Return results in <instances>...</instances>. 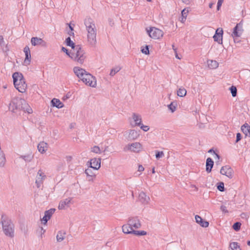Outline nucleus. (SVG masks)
<instances>
[{
    "label": "nucleus",
    "mask_w": 250,
    "mask_h": 250,
    "mask_svg": "<svg viewBox=\"0 0 250 250\" xmlns=\"http://www.w3.org/2000/svg\"><path fill=\"white\" fill-rule=\"evenodd\" d=\"M9 109L13 113L17 111L22 110L28 113H31L32 109L26 101L21 98L16 97L13 98L9 104Z\"/></svg>",
    "instance_id": "obj_1"
},
{
    "label": "nucleus",
    "mask_w": 250,
    "mask_h": 250,
    "mask_svg": "<svg viewBox=\"0 0 250 250\" xmlns=\"http://www.w3.org/2000/svg\"><path fill=\"white\" fill-rule=\"evenodd\" d=\"M15 87L21 93H24L27 89V84L22 73L15 72L12 75Z\"/></svg>",
    "instance_id": "obj_2"
},
{
    "label": "nucleus",
    "mask_w": 250,
    "mask_h": 250,
    "mask_svg": "<svg viewBox=\"0 0 250 250\" xmlns=\"http://www.w3.org/2000/svg\"><path fill=\"white\" fill-rule=\"evenodd\" d=\"M1 223L4 234L10 238L14 237V225L10 220L2 216Z\"/></svg>",
    "instance_id": "obj_3"
},
{
    "label": "nucleus",
    "mask_w": 250,
    "mask_h": 250,
    "mask_svg": "<svg viewBox=\"0 0 250 250\" xmlns=\"http://www.w3.org/2000/svg\"><path fill=\"white\" fill-rule=\"evenodd\" d=\"M71 58L77 61L80 63H83L86 58L84 51L79 45H76V47L71 52Z\"/></svg>",
    "instance_id": "obj_4"
},
{
    "label": "nucleus",
    "mask_w": 250,
    "mask_h": 250,
    "mask_svg": "<svg viewBox=\"0 0 250 250\" xmlns=\"http://www.w3.org/2000/svg\"><path fill=\"white\" fill-rule=\"evenodd\" d=\"M73 71L76 76L83 82H86L87 78H91V74L87 72L84 69L79 67H74Z\"/></svg>",
    "instance_id": "obj_5"
},
{
    "label": "nucleus",
    "mask_w": 250,
    "mask_h": 250,
    "mask_svg": "<svg viewBox=\"0 0 250 250\" xmlns=\"http://www.w3.org/2000/svg\"><path fill=\"white\" fill-rule=\"evenodd\" d=\"M87 32V42L91 46H95L97 43L96 35L97 29L91 28L86 30Z\"/></svg>",
    "instance_id": "obj_6"
},
{
    "label": "nucleus",
    "mask_w": 250,
    "mask_h": 250,
    "mask_svg": "<svg viewBox=\"0 0 250 250\" xmlns=\"http://www.w3.org/2000/svg\"><path fill=\"white\" fill-rule=\"evenodd\" d=\"M147 32L149 37L153 39H158L162 37L164 34L163 32L156 27H150L148 30L146 29Z\"/></svg>",
    "instance_id": "obj_7"
},
{
    "label": "nucleus",
    "mask_w": 250,
    "mask_h": 250,
    "mask_svg": "<svg viewBox=\"0 0 250 250\" xmlns=\"http://www.w3.org/2000/svg\"><path fill=\"white\" fill-rule=\"evenodd\" d=\"M243 31V21L242 20L234 27L231 36L232 37H240Z\"/></svg>",
    "instance_id": "obj_8"
},
{
    "label": "nucleus",
    "mask_w": 250,
    "mask_h": 250,
    "mask_svg": "<svg viewBox=\"0 0 250 250\" xmlns=\"http://www.w3.org/2000/svg\"><path fill=\"white\" fill-rule=\"evenodd\" d=\"M128 225H129L132 229L134 228L135 229H140L142 226L140 220L137 216L129 217L128 218Z\"/></svg>",
    "instance_id": "obj_9"
},
{
    "label": "nucleus",
    "mask_w": 250,
    "mask_h": 250,
    "mask_svg": "<svg viewBox=\"0 0 250 250\" xmlns=\"http://www.w3.org/2000/svg\"><path fill=\"white\" fill-rule=\"evenodd\" d=\"M46 178V175L42 172V169H40L37 173L35 183L38 188H40L43 184V182Z\"/></svg>",
    "instance_id": "obj_10"
},
{
    "label": "nucleus",
    "mask_w": 250,
    "mask_h": 250,
    "mask_svg": "<svg viewBox=\"0 0 250 250\" xmlns=\"http://www.w3.org/2000/svg\"><path fill=\"white\" fill-rule=\"evenodd\" d=\"M101 158H94L91 159L88 163H89V167L98 170L101 167Z\"/></svg>",
    "instance_id": "obj_11"
},
{
    "label": "nucleus",
    "mask_w": 250,
    "mask_h": 250,
    "mask_svg": "<svg viewBox=\"0 0 250 250\" xmlns=\"http://www.w3.org/2000/svg\"><path fill=\"white\" fill-rule=\"evenodd\" d=\"M223 31L222 28H217L216 30L215 34L214 35L213 38L214 41L217 42L219 44L222 43Z\"/></svg>",
    "instance_id": "obj_12"
},
{
    "label": "nucleus",
    "mask_w": 250,
    "mask_h": 250,
    "mask_svg": "<svg viewBox=\"0 0 250 250\" xmlns=\"http://www.w3.org/2000/svg\"><path fill=\"white\" fill-rule=\"evenodd\" d=\"M55 210V208H52L45 211L44 216L42 219L43 224H46L47 223V221L51 218L52 215L54 213Z\"/></svg>",
    "instance_id": "obj_13"
},
{
    "label": "nucleus",
    "mask_w": 250,
    "mask_h": 250,
    "mask_svg": "<svg viewBox=\"0 0 250 250\" xmlns=\"http://www.w3.org/2000/svg\"><path fill=\"white\" fill-rule=\"evenodd\" d=\"M84 23L86 30L93 28H96L94 21L90 17H86L84 20Z\"/></svg>",
    "instance_id": "obj_14"
},
{
    "label": "nucleus",
    "mask_w": 250,
    "mask_h": 250,
    "mask_svg": "<svg viewBox=\"0 0 250 250\" xmlns=\"http://www.w3.org/2000/svg\"><path fill=\"white\" fill-rule=\"evenodd\" d=\"M140 130L137 131L134 129L129 130L127 139L129 141H132L137 139L140 136Z\"/></svg>",
    "instance_id": "obj_15"
},
{
    "label": "nucleus",
    "mask_w": 250,
    "mask_h": 250,
    "mask_svg": "<svg viewBox=\"0 0 250 250\" xmlns=\"http://www.w3.org/2000/svg\"><path fill=\"white\" fill-rule=\"evenodd\" d=\"M23 51L25 55L24 63L25 65H27L30 64L31 59L30 50L29 47L27 45L25 46L23 49Z\"/></svg>",
    "instance_id": "obj_16"
},
{
    "label": "nucleus",
    "mask_w": 250,
    "mask_h": 250,
    "mask_svg": "<svg viewBox=\"0 0 250 250\" xmlns=\"http://www.w3.org/2000/svg\"><path fill=\"white\" fill-rule=\"evenodd\" d=\"M31 42L33 46L42 45L43 46H45L46 43L42 39L38 37H32L31 39Z\"/></svg>",
    "instance_id": "obj_17"
},
{
    "label": "nucleus",
    "mask_w": 250,
    "mask_h": 250,
    "mask_svg": "<svg viewBox=\"0 0 250 250\" xmlns=\"http://www.w3.org/2000/svg\"><path fill=\"white\" fill-rule=\"evenodd\" d=\"M132 119L134 122V125L131 124L132 126H140L142 123L141 116L139 114L133 113L132 114Z\"/></svg>",
    "instance_id": "obj_18"
},
{
    "label": "nucleus",
    "mask_w": 250,
    "mask_h": 250,
    "mask_svg": "<svg viewBox=\"0 0 250 250\" xmlns=\"http://www.w3.org/2000/svg\"><path fill=\"white\" fill-rule=\"evenodd\" d=\"M138 199L142 204H146L150 200L149 197L147 196L146 194L142 191L140 193L138 197Z\"/></svg>",
    "instance_id": "obj_19"
},
{
    "label": "nucleus",
    "mask_w": 250,
    "mask_h": 250,
    "mask_svg": "<svg viewBox=\"0 0 250 250\" xmlns=\"http://www.w3.org/2000/svg\"><path fill=\"white\" fill-rule=\"evenodd\" d=\"M224 169L226 171L224 175H226L229 179H231L233 176V169L229 166L222 167V170H224Z\"/></svg>",
    "instance_id": "obj_20"
},
{
    "label": "nucleus",
    "mask_w": 250,
    "mask_h": 250,
    "mask_svg": "<svg viewBox=\"0 0 250 250\" xmlns=\"http://www.w3.org/2000/svg\"><path fill=\"white\" fill-rule=\"evenodd\" d=\"M71 200L72 198H68L65 200L61 201L58 207V208L59 209H64L65 206L68 207L69 204L71 203Z\"/></svg>",
    "instance_id": "obj_21"
},
{
    "label": "nucleus",
    "mask_w": 250,
    "mask_h": 250,
    "mask_svg": "<svg viewBox=\"0 0 250 250\" xmlns=\"http://www.w3.org/2000/svg\"><path fill=\"white\" fill-rule=\"evenodd\" d=\"M196 222L200 224V225L204 228H207L209 225V223L208 221H204L203 219L199 215H196L195 217Z\"/></svg>",
    "instance_id": "obj_22"
},
{
    "label": "nucleus",
    "mask_w": 250,
    "mask_h": 250,
    "mask_svg": "<svg viewBox=\"0 0 250 250\" xmlns=\"http://www.w3.org/2000/svg\"><path fill=\"white\" fill-rule=\"evenodd\" d=\"M213 165H214V162L212 160V159L210 157L208 158L207 159L206 164V171L208 173H209L211 171V170H212Z\"/></svg>",
    "instance_id": "obj_23"
},
{
    "label": "nucleus",
    "mask_w": 250,
    "mask_h": 250,
    "mask_svg": "<svg viewBox=\"0 0 250 250\" xmlns=\"http://www.w3.org/2000/svg\"><path fill=\"white\" fill-rule=\"evenodd\" d=\"M92 168H88L85 170V173L88 177V181H92L93 179V177H95L96 175L91 169Z\"/></svg>",
    "instance_id": "obj_24"
},
{
    "label": "nucleus",
    "mask_w": 250,
    "mask_h": 250,
    "mask_svg": "<svg viewBox=\"0 0 250 250\" xmlns=\"http://www.w3.org/2000/svg\"><path fill=\"white\" fill-rule=\"evenodd\" d=\"M83 83L91 87H95V85H96V81L95 80V78L93 77L92 75L91 78H87L86 79V81L83 82Z\"/></svg>",
    "instance_id": "obj_25"
},
{
    "label": "nucleus",
    "mask_w": 250,
    "mask_h": 250,
    "mask_svg": "<svg viewBox=\"0 0 250 250\" xmlns=\"http://www.w3.org/2000/svg\"><path fill=\"white\" fill-rule=\"evenodd\" d=\"M47 144L44 142H41L38 145V149L41 153H44L47 150Z\"/></svg>",
    "instance_id": "obj_26"
},
{
    "label": "nucleus",
    "mask_w": 250,
    "mask_h": 250,
    "mask_svg": "<svg viewBox=\"0 0 250 250\" xmlns=\"http://www.w3.org/2000/svg\"><path fill=\"white\" fill-rule=\"evenodd\" d=\"M34 155L32 152L24 155H20L19 158L23 159L26 162H31L33 159Z\"/></svg>",
    "instance_id": "obj_27"
},
{
    "label": "nucleus",
    "mask_w": 250,
    "mask_h": 250,
    "mask_svg": "<svg viewBox=\"0 0 250 250\" xmlns=\"http://www.w3.org/2000/svg\"><path fill=\"white\" fill-rule=\"evenodd\" d=\"M51 104L53 106L56 107L58 108H61L63 106V104L60 100L54 98L51 100Z\"/></svg>",
    "instance_id": "obj_28"
},
{
    "label": "nucleus",
    "mask_w": 250,
    "mask_h": 250,
    "mask_svg": "<svg viewBox=\"0 0 250 250\" xmlns=\"http://www.w3.org/2000/svg\"><path fill=\"white\" fill-rule=\"evenodd\" d=\"M130 147L129 149H130L131 150L134 151V152H138L139 151L141 145L139 143H134L131 144L130 146H129Z\"/></svg>",
    "instance_id": "obj_29"
},
{
    "label": "nucleus",
    "mask_w": 250,
    "mask_h": 250,
    "mask_svg": "<svg viewBox=\"0 0 250 250\" xmlns=\"http://www.w3.org/2000/svg\"><path fill=\"white\" fill-rule=\"evenodd\" d=\"M66 235L65 231L63 230L59 231L56 236L57 241L58 242H61L64 240L65 235Z\"/></svg>",
    "instance_id": "obj_30"
},
{
    "label": "nucleus",
    "mask_w": 250,
    "mask_h": 250,
    "mask_svg": "<svg viewBox=\"0 0 250 250\" xmlns=\"http://www.w3.org/2000/svg\"><path fill=\"white\" fill-rule=\"evenodd\" d=\"M123 232L126 234H132V230H133L131 227L128 225V223L127 224L124 225L122 226Z\"/></svg>",
    "instance_id": "obj_31"
},
{
    "label": "nucleus",
    "mask_w": 250,
    "mask_h": 250,
    "mask_svg": "<svg viewBox=\"0 0 250 250\" xmlns=\"http://www.w3.org/2000/svg\"><path fill=\"white\" fill-rule=\"evenodd\" d=\"M6 162L5 155L0 147V167H3Z\"/></svg>",
    "instance_id": "obj_32"
},
{
    "label": "nucleus",
    "mask_w": 250,
    "mask_h": 250,
    "mask_svg": "<svg viewBox=\"0 0 250 250\" xmlns=\"http://www.w3.org/2000/svg\"><path fill=\"white\" fill-rule=\"evenodd\" d=\"M207 62L208 67L211 69H215L218 66L219 64L216 61L208 60Z\"/></svg>",
    "instance_id": "obj_33"
},
{
    "label": "nucleus",
    "mask_w": 250,
    "mask_h": 250,
    "mask_svg": "<svg viewBox=\"0 0 250 250\" xmlns=\"http://www.w3.org/2000/svg\"><path fill=\"white\" fill-rule=\"evenodd\" d=\"M249 128L250 125L247 123L244 124L241 127V131L245 134L246 136H249Z\"/></svg>",
    "instance_id": "obj_34"
},
{
    "label": "nucleus",
    "mask_w": 250,
    "mask_h": 250,
    "mask_svg": "<svg viewBox=\"0 0 250 250\" xmlns=\"http://www.w3.org/2000/svg\"><path fill=\"white\" fill-rule=\"evenodd\" d=\"M65 42L67 46L71 47L72 49H74L76 45H75V43L71 41L70 37H67L65 40Z\"/></svg>",
    "instance_id": "obj_35"
},
{
    "label": "nucleus",
    "mask_w": 250,
    "mask_h": 250,
    "mask_svg": "<svg viewBox=\"0 0 250 250\" xmlns=\"http://www.w3.org/2000/svg\"><path fill=\"white\" fill-rule=\"evenodd\" d=\"M187 94V90L184 88H180L177 91V95L179 97H184Z\"/></svg>",
    "instance_id": "obj_36"
},
{
    "label": "nucleus",
    "mask_w": 250,
    "mask_h": 250,
    "mask_svg": "<svg viewBox=\"0 0 250 250\" xmlns=\"http://www.w3.org/2000/svg\"><path fill=\"white\" fill-rule=\"evenodd\" d=\"M132 234L137 236H143L147 234V232L145 230H132Z\"/></svg>",
    "instance_id": "obj_37"
},
{
    "label": "nucleus",
    "mask_w": 250,
    "mask_h": 250,
    "mask_svg": "<svg viewBox=\"0 0 250 250\" xmlns=\"http://www.w3.org/2000/svg\"><path fill=\"white\" fill-rule=\"evenodd\" d=\"M121 68L119 66L116 67L114 68H113L110 71V75L111 76H114L117 72H118L120 70Z\"/></svg>",
    "instance_id": "obj_38"
},
{
    "label": "nucleus",
    "mask_w": 250,
    "mask_h": 250,
    "mask_svg": "<svg viewBox=\"0 0 250 250\" xmlns=\"http://www.w3.org/2000/svg\"><path fill=\"white\" fill-rule=\"evenodd\" d=\"M241 223L239 222L234 223L232 226V228L235 231H238L241 228Z\"/></svg>",
    "instance_id": "obj_39"
},
{
    "label": "nucleus",
    "mask_w": 250,
    "mask_h": 250,
    "mask_svg": "<svg viewBox=\"0 0 250 250\" xmlns=\"http://www.w3.org/2000/svg\"><path fill=\"white\" fill-rule=\"evenodd\" d=\"M91 151L97 154L101 153V151L100 147L98 146H95L91 147Z\"/></svg>",
    "instance_id": "obj_40"
},
{
    "label": "nucleus",
    "mask_w": 250,
    "mask_h": 250,
    "mask_svg": "<svg viewBox=\"0 0 250 250\" xmlns=\"http://www.w3.org/2000/svg\"><path fill=\"white\" fill-rule=\"evenodd\" d=\"M230 247L232 250H240L238 243L233 242L230 244Z\"/></svg>",
    "instance_id": "obj_41"
},
{
    "label": "nucleus",
    "mask_w": 250,
    "mask_h": 250,
    "mask_svg": "<svg viewBox=\"0 0 250 250\" xmlns=\"http://www.w3.org/2000/svg\"><path fill=\"white\" fill-rule=\"evenodd\" d=\"M229 90L231 93L232 96L233 97H235L237 95L236 87L235 86L232 85L229 88Z\"/></svg>",
    "instance_id": "obj_42"
},
{
    "label": "nucleus",
    "mask_w": 250,
    "mask_h": 250,
    "mask_svg": "<svg viewBox=\"0 0 250 250\" xmlns=\"http://www.w3.org/2000/svg\"><path fill=\"white\" fill-rule=\"evenodd\" d=\"M141 51L142 53H143L145 55H149V46L147 45H146L145 47L141 48Z\"/></svg>",
    "instance_id": "obj_43"
},
{
    "label": "nucleus",
    "mask_w": 250,
    "mask_h": 250,
    "mask_svg": "<svg viewBox=\"0 0 250 250\" xmlns=\"http://www.w3.org/2000/svg\"><path fill=\"white\" fill-rule=\"evenodd\" d=\"M164 156V153L163 151H159L158 150L155 151V157L156 158L159 159L161 158H162Z\"/></svg>",
    "instance_id": "obj_44"
},
{
    "label": "nucleus",
    "mask_w": 250,
    "mask_h": 250,
    "mask_svg": "<svg viewBox=\"0 0 250 250\" xmlns=\"http://www.w3.org/2000/svg\"><path fill=\"white\" fill-rule=\"evenodd\" d=\"M176 104H174V102H172L170 104L168 105V107L169 110H171L172 112H173L176 110Z\"/></svg>",
    "instance_id": "obj_45"
},
{
    "label": "nucleus",
    "mask_w": 250,
    "mask_h": 250,
    "mask_svg": "<svg viewBox=\"0 0 250 250\" xmlns=\"http://www.w3.org/2000/svg\"><path fill=\"white\" fill-rule=\"evenodd\" d=\"M217 189L220 191H224L225 190L224 183L220 182L217 186Z\"/></svg>",
    "instance_id": "obj_46"
},
{
    "label": "nucleus",
    "mask_w": 250,
    "mask_h": 250,
    "mask_svg": "<svg viewBox=\"0 0 250 250\" xmlns=\"http://www.w3.org/2000/svg\"><path fill=\"white\" fill-rule=\"evenodd\" d=\"M140 128L144 131H147L149 129V127L148 125H145L141 123V125H140Z\"/></svg>",
    "instance_id": "obj_47"
},
{
    "label": "nucleus",
    "mask_w": 250,
    "mask_h": 250,
    "mask_svg": "<svg viewBox=\"0 0 250 250\" xmlns=\"http://www.w3.org/2000/svg\"><path fill=\"white\" fill-rule=\"evenodd\" d=\"M188 13V10L186 9V8L184 9L181 12L182 17L187 18Z\"/></svg>",
    "instance_id": "obj_48"
},
{
    "label": "nucleus",
    "mask_w": 250,
    "mask_h": 250,
    "mask_svg": "<svg viewBox=\"0 0 250 250\" xmlns=\"http://www.w3.org/2000/svg\"><path fill=\"white\" fill-rule=\"evenodd\" d=\"M62 51L65 52L67 55H68L70 58H71V52H69L67 49H66L64 47H62Z\"/></svg>",
    "instance_id": "obj_49"
},
{
    "label": "nucleus",
    "mask_w": 250,
    "mask_h": 250,
    "mask_svg": "<svg viewBox=\"0 0 250 250\" xmlns=\"http://www.w3.org/2000/svg\"><path fill=\"white\" fill-rule=\"evenodd\" d=\"M224 0H218L217 5V10L218 11L220 10V8Z\"/></svg>",
    "instance_id": "obj_50"
},
{
    "label": "nucleus",
    "mask_w": 250,
    "mask_h": 250,
    "mask_svg": "<svg viewBox=\"0 0 250 250\" xmlns=\"http://www.w3.org/2000/svg\"><path fill=\"white\" fill-rule=\"evenodd\" d=\"M220 209L224 213H228V210L227 209V207L225 206H221L220 207Z\"/></svg>",
    "instance_id": "obj_51"
},
{
    "label": "nucleus",
    "mask_w": 250,
    "mask_h": 250,
    "mask_svg": "<svg viewBox=\"0 0 250 250\" xmlns=\"http://www.w3.org/2000/svg\"><path fill=\"white\" fill-rule=\"evenodd\" d=\"M241 134L240 133H237L236 134V142L237 143L241 139Z\"/></svg>",
    "instance_id": "obj_52"
},
{
    "label": "nucleus",
    "mask_w": 250,
    "mask_h": 250,
    "mask_svg": "<svg viewBox=\"0 0 250 250\" xmlns=\"http://www.w3.org/2000/svg\"><path fill=\"white\" fill-rule=\"evenodd\" d=\"M138 170L139 171V172H142L144 170V167H143L142 165H139L138 166Z\"/></svg>",
    "instance_id": "obj_53"
},
{
    "label": "nucleus",
    "mask_w": 250,
    "mask_h": 250,
    "mask_svg": "<svg viewBox=\"0 0 250 250\" xmlns=\"http://www.w3.org/2000/svg\"><path fill=\"white\" fill-rule=\"evenodd\" d=\"M182 1L186 4H189L192 0H182Z\"/></svg>",
    "instance_id": "obj_54"
},
{
    "label": "nucleus",
    "mask_w": 250,
    "mask_h": 250,
    "mask_svg": "<svg viewBox=\"0 0 250 250\" xmlns=\"http://www.w3.org/2000/svg\"><path fill=\"white\" fill-rule=\"evenodd\" d=\"M3 43H4L3 38L2 36L0 35V45H3Z\"/></svg>",
    "instance_id": "obj_55"
},
{
    "label": "nucleus",
    "mask_w": 250,
    "mask_h": 250,
    "mask_svg": "<svg viewBox=\"0 0 250 250\" xmlns=\"http://www.w3.org/2000/svg\"><path fill=\"white\" fill-rule=\"evenodd\" d=\"M237 38L238 37H233L234 42L235 43H238V42H240V40H239Z\"/></svg>",
    "instance_id": "obj_56"
},
{
    "label": "nucleus",
    "mask_w": 250,
    "mask_h": 250,
    "mask_svg": "<svg viewBox=\"0 0 250 250\" xmlns=\"http://www.w3.org/2000/svg\"><path fill=\"white\" fill-rule=\"evenodd\" d=\"M226 172V171L225 169H224V170H222V167L220 169V173L222 175H224L225 174Z\"/></svg>",
    "instance_id": "obj_57"
},
{
    "label": "nucleus",
    "mask_w": 250,
    "mask_h": 250,
    "mask_svg": "<svg viewBox=\"0 0 250 250\" xmlns=\"http://www.w3.org/2000/svg\"><path fill=\"white\" fill-rule=\"evenodd\" d=\"M66 159L67 161H70L72 160V157L70 156H67L66 157Z\"/></svg>",
    "instance_id": "obj_58"
},
{
    "label": "nucleus",
    "mask_w": 250,
    "mask_h": 250,
    "mask_svg": "<svg viewBox=\"0 0 250 250\" xmlns=\"http://www.w3.org/2000/svg\"><path fill=\"white\" fill-rule=\"evenodd\" d=\"M68 25L69 26V28L70 30L71 31H73L74 30L73 27L71 26V24H68Z\"/></svg>",
    "instance_id": "obj_59"
},
{
    "label": "nucleus",
    "mask_w": 250,
    "mask_h": 250,
    "mask_svg": "<svg viewBox=\"0 0 250 250\" xmlns=\"http://www.w3.org/2000/svg\"><path fill=\"white\" fill-rule=\"evenodd\" d=\"M186 18H185V17H182V19H181V22H184L186 20Z\"/></svg>",
    "instance_id": "obj_60"
},
{
    "label": "nucleus",
    "mask_w": 250,
    "mask_h": 250,
    "mask_svg": "<svg viewBox=\"0 0 250 250\" xmlns=\"http://www.w3.org/2000/svg\"><path fill=\"white\" fill-rule=\"evenodd\" d=\"M213 152L214 154L215 153V152L213 150V148H211L208 151V153H211V152Z\"/></svg>",
    "instance_id": "obj_61"
},
{
    "label": "nucleus",
    "mask_w": 250,
    "mask_h": 250,
    "mask_svg": "<svg viewBox=\"0 0 250 250\" xmlns=\"http://www.w3.org/2000/svg\"><path fill=\"white\" fill-rule=\"evenodd\" d=\"M68 34L70 36H72V35H74V32H73V31H71L70 30L69 32H68Z\"/></svg>",
    "instance_id": "obj_62"
},
{
    "label": "nucleus",
    "mask_w": 250,
    "mask_h": 250,
    "mask_svg": "<svg viewBox=\"0 0 250 250\" xmlns=\"http://www.w3.org/2000/svg\"><path fill=\"white\" fill-rule=\"evenodd\" d=\"M214 3H212V2L210 3L209 4V7L210 8H212V7H213V5H214Z\"/></svg>",
    "instance_id": "obj_63"
},
{
    "label": "nucleus",
    "mask_w": 250,
    "mask_h": 250,
    "mask_svg": "<svg viewBox=\"0 0 250 250\" xmlns=\"http://www.w3.org/2000/svg\"><path fill=\"white\" fill-rule=\"evenodd\" d=\"M106 246H108V247H110L111 246V242H106Z\"/></svg>",
    "instance_id": "obj_64"
}]
</instances>
